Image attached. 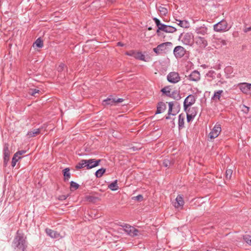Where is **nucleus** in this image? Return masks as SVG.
<instances>
[{
    "label": "nucleus",
    "instance_id": "56",
    "mask_svg": "<svg viewBox=\"0 0 251 251\" xmlns=\"http://www.w3.org/2000/svg\"><path fill=\"white\" fill-rule=\"evenodd\" d=\"M215 69H220V65H219V66L217 68H215Z\"/></svg>",
    "mask_w": 251,
    "mask_h": 251
},
{
    "label": "nucleus",
    "instance_id": "12",
    "mask_svg": "<svg viewBox=\"0 0 251 251\" xmlns=\"http://www.w3.org/2000/svg\"><path fill=\"white\" fill-rule=\"evenodd\" d=\"M186 77L190 81L197 82L201 79V75L198 71L194 70L188 76L186 75Z\"/></svg>",
    "mask_w": 251,
    "mask_h": 251
},
{
    "label": "nucleus",
    "instance_id": "16",
    "mask_svg": "<svg viewBox=\"0 0 251 251\" xmlns=\"http://www.w3.org/2000/svg\"><path fill=\"white\" fill-rule=\"evenodd\" d=\"M184 111L186 114L193 115L195 117L196 116L198 112V107L197 106L189 107V108H183Z\"/></svg>",
    "mask_w": 251,
    "mask_h": 251
},
{
    "label": "nucleus",
    "instance_id": "35",
    "mask_svg": "<svg viewBox=\"0 0 251 251\" xmlns=\"http://www.w3.org/2000/svg\"><path fill=\"white\" fill-rule=\"evenodd\" d=\"M135 58L140 60L146 61L145 56L141 52H136V55H135Z\"/></svg>",
    "mask_w": 251,
    "mask_h": 251
},
{
    "label": "nucleus",
    "instance_id": "7",
    "mask_svg": "<svg viewBox=\"0 0 251 251\" xmlns=\"http://www.w3.org/2000/svg\"><path fill=\"white\" fill-rule=\"evenodd\" d=\"M180 77L178 73L171 72L167 75V80L171 83L176 84L180 81Z\"/></svg>",
    "mask_w": 251,
    "mask_h": 251
},
{
    "label": "nucleus",
    "instance_id": "38",
    "mask_svg": "<svg viewBox=\"0 0 251 251\" xmlns=\"http://www.w3.org/2000/svg\"><path fill=\"white\" fill-rule=\"evenodd\" d=\"M243 238L245 242L251 245V236L247 234L243 235Z\"/></svg>",
    "mask_w": 251,
    "mask_h": 251
},
{
    "label": "nucleus",
    "instance_id": "32",
    "mask_svg": "<svg viewBox=\"0 0 251 251\" xmlns=\"http://www.w3.org/2000/svg\"><path fill=\"white\" fill-rule=\"evenodd\" d=\"M174 161L173 160L171 161L168 159H165L163 160V165L165 167L170 168L173 166Z\"/></svg>",
    "mask_w": 251,
    "mask_h": 251
},
{
    "label": "nucleus",
    "instance_id": "31",
    "mask_svg": "<svg viewBox=\"0 0 251 251\" xmlns=\"http://www.w3.org/2000/svg\"><path fill=\"white\" fill-rule=\"evenodd\" d=\"M179 23H178V25L180 27L183 28H188L189 27V23L188 21L185 20H177Z\"/></svg>",
    "mask_w": 251,
    "mask_h": 251
},
{
    "label": "nucleus",
    "instance_id": "25",
    "mask_svg": "<svg viewBox=\"0 0 251 251\" xmlns=\"http://www.w3.org/2000/svg\"><path fill=\"white\" fill-rule=\"evenodd\" d=\"M40 133V129L39 128L34 129L33 130H29L27 132L26 136L28 138H31L35 137Z\"/></svg>",
    "mask_w": 251,
    "mask_h": 251
},
{
    "label": "nucleus",
    "instance_id": "19",
    "mask_svg": "<svg viewBox=\"0 0 251 251\" xmlns=\"http://www.w3.org/2000/svg\"><path fill=\"white\" fill-rule=\"evenodd\" d=\"M102 105L104 106L107 105H115V98H113L112 96H110V97L107 98V99L104 100L102 101Z\"/></svg>",
    "mask_w": 251,
    "mask_h": 251
},
{
    "label": "nucleus",
    "instance_id": "30",
    "mask_svg": "<svg viewBox=\"0 0 251 251\" xmlns=\"http://www.w3.org/2000/svg\"><path fill=\"white\" fill-rule=\"evenodd\" d=\"M33 46H35L39 48H41L43 47V41L41 37L38 38L33 43Z\"/></svg>",
    "mask_w": 251,
    "mask_h": 251
},
{
    "label": "nucleus",
    "instance_id": "36",
    "mask_svg": "<svg viewBox=\"0 0 251 251\" xmlns=\"http://www.w3.org/2000/svg\"><path fill=\"white\" fill-rule=\"evenodd\" d=\"M158 10L160 14L162 15L165 16L168 13V10L165 7L160 6L158 8Z\"/></svg>",
    "mask_w": 251,
    "mask_h": 251
},
{
    "label": "nucleus",
    "instance_id": "44",
    "mask_svg": "<svg viewBox=\"0 0 251 251\" xmlns=\"http://www.w3.org/2000/svg\"><path fill=\"white\" fill-rule=\"evenodd\" d=\"M132 199L134 200L141 201L143 200V196L142 195H138L136 197H134Z\"/></svg>",
    "mask_w": 251,
    "mask_h": 251
},
{
    "label": "nucleus",
    "instance_id": "52",
    "mask_svg": "<svg viewBox=\"0 0 251 251\" xmlns=\"http://www.w3.org/2000/svg\"><path fill=\"white\" fill-rule=\"evenodd\" d=\"M250 31H251V26L248 27H246L244 29V31L245 32H247Z\"/></svg>",
    "mask_w": 251,
    "mask_h": 251
},
{
    "label": "nucleus",
    "instance_id": "15",
    "mask_svg": "<svg viewBox=\"0 0 251 251\" xmlns=\"http://www.w3.org/2000/svg\"><path fill=\"white\" fill-rule=\"evenodd\" d=\"M250 83H242L239 84V88L241 92L245 94H250Z\"/></svg>",
    "mask_w": 251,
    "mask_h": 251
},
{
    "label": "nucleus",
    "instance_id": "34",
    "mask_svg": "<svg viewBox=\"0 0 251 251\" xmlns=\"http://www.w3.org/2000/svg\"><path fill=\"white\" fill-rule=\"evenodd\" d=\"M84 167H86L85 159L81 160L75 166L77 169H80Z\"/></svg>",
    "mask_w": 251,
    "mask_h": 251
},
{
    "label": "nucleus",
    "instance_id": "33",
    "mask_svg": "<svg viewBox=\"0 0 251 251\" xmlns=\"http://www.w3.org/2000/svg\"><path fill=\"white\" fill-rule=\"evenodd\" d=\"M106 169L101 168L100 169H98L96 172H95V176L96 177L100 178L103 175V174L105 172Z\"/></svg>",
    "mask_w": 251,
    "mask_h": 251
},
{
    "label": "nucleus",
    "instance_id": "48",
    "mask_svg": "<svg viewBox=\"0 0 251 251\" xmlns=\"http://www.w3.org/2000/svg\"><path fill=\"white\" fill-rule=\"evenodd\" d=\"M9 157H3V165L6 166L9 161Z\"/></svg>",
    "mask_w": 251,
    "mask_h": 251
},
{
    "label": "nucleus",
    "instance_id": "8",
    "mask_svg": "<svg viewBox=\"0 0 251 251\" xmlns=\"http://www.w3.org/2000/svg\"><path fill=\"white\" fill-rule=\"evenodd\" d=\"M196 101V98L195 96L192 94L189 95L183 101V108H187L191 106Z\"/></svg>",
    "mask_w": 251,
    "mask_h": 251
},
{
    "label": "nucleus",
    "instance_id": "13",
    "mask_svg": "<svg viewBox=\"0 0 251 251\" xmlns=\"http://www.w3.org/2000/svg\"><path fill=\"white\" fill-rule=\"evenodd\" d=\"M86 164V169H91L99 166L101 161L100 159L95 160V159H90L85 160Z\"/></svg>",
    "mask_w": 251,
    "mask_h": 251
},
{
    "label": "nucleus",
    "instance_id": "59",
    "mask_svg": "<svg viewBox=\"0 0 251 251\" xmlns=\"http://www.w3.org/2000/svg\"><path fill=\"white\" fill-rule=\"evenodd\" d=\"M250 87V92L251 93V84L250 83V85H249Z\"/></svg>",
    "mask_w": 251,
    "mask_h": 251
},
{
    "label": "nucleus",
    "instance_id": "5",
    "mask_svg": "<svg viewBox=\"0 0 251 251\" xmlns=\"http://www.w3.org/2000/svg\"><path fill=\"white\" fill-rule=\"evenodd\" d=\"M193 35L191 32H187L184 35L181 33L178 37V40H181L182 43L185 45L192 46L193 43Z\"/></svg>",
    "mask_w": 251,
    "mask_h": 251
},
{
    "label": "nucleus",
    "instance_id": "42",
    "mask_svg": "<svg viewBox=\"0 0 251 251\" xmlns=\"http://www.w3.org/2000/svg\"><path fill=\"white\" fill-rule=\"evenodd\" d=\"M195 117L193 115H191L186 114V120H187V122L188 123H189L191 121H192V120H193V119L195 118Z\"/></svg>",
    "mask_w": 251,
    "mask_h": 251
},
{
    "label": "nucleus",
    "instance_id": "37",
    "mask_svg": "<svg viewBox=\"0 0 251 251\" xmlns=\"http://www.w3.org/2000/svg\"><path fill=\"white\" fill-rule=\"evenodd\" d=\"M233 171L231 169H226L225 173L226 177V179L229 180L232 176Z\"/></svg>",
    "mask_w": 251,
    "mask_h": 251
},
{
    "label": "nucleus",
    "instance_id": "54",
    "mask_svg": "<svg viewBox=\"0 0 251 251\" xmlns=\"http://www.w3.org/2000/svg\"><path fill=\"white\" fill-rule=\"evenodd\" d=\"M170 115H169L168 114V115H167V116H165V119H166V120H169V119H170Z\"/></svg>",
    "mask_w": 251,
    "mask_h": 251
},
{
    "label": "nucleus",
    "instance_id": "4",
    "mask_svg": "<svg viewBox=\"0 0 251 251\" xmlns=\"http://www.w3.org/2000/svg\"><path fill=\"white\" fill-rule=\"evenodd\" d=\"M124 230L127 234L132 237H135L142 235V231L135 227L129 226L127 224H125L122 226Z\"/></svg>",
    "mask_w": 251,
    "mask_h": 251
},
{
    "label": "nucleus",
    "instance_id": "3",
    "mask_svg": "<svg viewBox=\"0 0 251 251\" xmlns=\"http://www.w3.org/2000/svg\"><path fill=\"white\" fill-rule=\"evenodd\" d=\"M231 27V25H229L226 20L223 19L213 26V29L215 31L218 32H223L228 31Z\"/></svg>",
    "mask_w": 251,
    "mask_h": 251
},
{
    "label": "nucleus",
    "instance_id": "18",
    "mask_svg": "<svg viewBox=\"0 0 251 251\" xmlns=\"http://www.w3.org/2000/svg\"><path fill=\"white\" fill-rule=\"evenodd\" d=\"M184 203L183 197L182 195H178L176 198V202L175 203V206L176 208H178L183 206Z\"/></svg>",
    "mask_w": 251,
    "mask_h": 251
},
{
    "label": "nucleus",
    "instance_id": "41",
    "mask_svg": "<svg viewBox=\"0 0 251 251\" xmlns=\"http://www.w3.org/2000/svg\"><path fill=\"white\" fill-rule=\"evenodd\" d=\"M66 66L64 63L60 64L57 68V70L58 72H62L65 68H66Z\"/></svg>",
    "mask_w": 251,
    "mask_h": 251
},
{
    "label": "nucleus",
    "instance_id": "20",
    "mask_svg": "<svg viewBox=\"0 0 251 251\" xmlns=\"http://www.w3.org/2000/svg\"><path fill=\"white\" fill-rule=\"evenodd\" d=\"M185 116L183 113L178 115V128L180 130L184 127Z\"/></svg>",
    "mask_w": 251,
    "mask_h": 251
},
{
    "label": "nucleus",
    "instance_id": "21",
    "mask_svg": "<svg viewBox=\"0 0 251 251\" xmlns=\"http://www.w3.org/2000/svg\"><path fill=\"white\" fill-rule=\"evenodd\" d=\"M223 93V90H219L214 92L213 96L211 97V100L218 102L220 101L222 94Z\"/></svg>",
    "mask_w": 251,
    "mask_h": 251
},
{
    "label": "nucleus",
    "instance_id": "39",
    "mask_svg": "<svg viewBox=\"0 0 251 251\" xmlns=\"http://www.w3.org/2000/svg\"><path fill=\"white\" fill-rule=\"evenodd\" d=\"M17 156L15 155L12 157V163H11V166L13 168L15 166L16 163L18 162V160L21 159V157H18V158H17Z\"/></svg>",
    "mask_w": 251,
    "mask_h": 251
},
{
    "label": "nucleus",
    "instance_id": "28",
    "mask_svg": "<svg viewBox=\"0 0 251 251\" xmlns=\"http://www.w3.org/2000/svg\"><path fill=\"white\" fill-rule=\"evenodd\" d=\"M169 97L172 98L176 100H179L181 98L179 93L176 90L173 91Z\"/></svg>",
    "mask_w": 251,
    "mask_h": 251
},
{
    "label": "nucleus",
    "instance_id": "17",
    "mask_svg": "<svg viewBox=\"0 0 251 251\" xmlns=\"http://www.w3.org/2000/svg\"><path fill=\"white\" fill-rule=\"evenodd\" d=\"M156 108L157 110L155 114H161L166 110L167 106L166 104L164 102L159 101L157 104Z\"/></svg>",
    "mask_w": 251,
    "mask_h": 251
},
{
    "label": "nucleus",
    "instance_id": "22",
    "mask_svg": "<svg viewBox=\"0 0 251 251\" xmlns=\"http://www.w3.org/2000/svg\"><path fill=\"white\" fill-rule=\"evenodd\" d=\"M46 232L48 236H49L52 238H58L60 235V234L57 231L49 228H47L46 229Z\"/></svg>",
    "mask_w": 251,
    "mask_h": 251
},
{
    "label": "nucleus",
    "instance_id": "46",
    "mask_svg": "<svg viewBox=\"0 0 251 251\" xmlns=\"http://www.w3.org/2000/svg\"><path fill=\"white\" fill-rule=\"evenodd\" d=\"M136 52L133 50H131V51L126 52V55H127L128 56H133L134 58H135V55H136Z\"/></svg>",
    "mask_w": 251,
    "mask_h": 251
},
{
    "label": "nucleus",
    "instance_id": "29",
    "mask_svg": "<svg viewBox=\"0 0 251 251\" xmlns=\"http://www.w3.org/2000/svg\"><path fill=\"white\" fill-rule=\"evenodd\" d=\"M108 188L112 191H116L119 189V187L117 184V180H115L113 182L109 184L108 186Z\"/></svg>",
    "mask_w": 251,
    "mask_h": 251
},
{
    "label": "nucleus",
    "instance_id": "45",
    "mask_svg": "<svg viewBox=\"0 0 251 251\" xmlns=\"http://www.w3.org/2000/svg\"><path fill=\"white\" fill-rule=\"evenodd\" d=\"M26 151L25 150H21L17 151L14 155H16L17 157H19V155H21L25 153Z\"/></svg>",
    "mask_w": 251,
    "mask_h": 251
},
{
    "label": "nucleus",
    "instance_id": "6",
    "mask_svg": "<svg viewBox=\"0 0 251 251\" xmlns=\"http://www.w3.org/2000/svg\"><path fill=\"white\" fill-rule=\"evenodd\" d=\"M169 109L168 114L169 115L175 116L180 111V105L178 102L170 101L168 103Z\"/></svg>",
    "mask_w": 251,
    "mask_h": 251
},
{
    "label": "nucleus",
    "instance_id": "51",
    "mask_svg": "<svg viewBox=\"0 0 251 251\" xmlns=\"http://www.w3.org/2000/svg\"><path fill=\"white\" fill-rule=\"evenodd\" d=\"M243 107L245 108V109H243V111H244V113H248L249 111V109L250 108L245 105H243Z\"/></svg>",
    "mask_w": 251,
    "mask_h": 251
},
{
    "label": "nucleus",
    "instance_id": "23",
    "mask_svg": "<svg viewBox=\"0 0 251 251\" xmlns=\"http://www.w3.org/2000/svg\"><path fill=\"white\" fill-rule=\"evenodd\" d=\"M195 31L198 34L204 35L207 33V28L203 25V26L197 27L195 29Z\"/></svg>",
    "mask_w": 251,
    "mask_h": 251
},
{
    "label": "nucleus",
    "instance_id": "57",
    "mask_svg": "<svg viewBox=\"0 0 251 251\" xmlns=\"http://www.w3.org/2000/svg\"><path fill=\"white\" fill-rule=\"evenodd\" d=\"M151 29H152V27H148V30H151Z\"/></svg>",
    "mask_w": 251,
    "mask_h": 251
},
{
    "label": "nucleus",
    "instance_id": "14",
    "mask_svg": "<svg viewBox=\"0 0 251 251\" xmlns=\"http://www.w3.org/2000/svg\"><path fill=\"white\" fill-rule=\"evenodd\" d=\"M196 44L202 49L205 48L208 45L207 40L201 36H197L195 38Z\"/></svg>",
    "mask_w": 251,
    "mask_h": 251
},
{
    "label": "nucleus",
    "instance_id": "53",
    "mask_svg": "<svg viewBox=\"0 0 251 251\" xmlns=\"http://www.w3.org/2000/svg\"><path fill=\"white\" fill-rule=\"evenodd\" d=\"M124 45V44H123L122 43H121L120 42H119L117 43V46H118L123 47Z\"/></svg>",
    "mask_w": 251,
    "mask_h": 251
},
{
    "label": "nucleus",
    "instance_id": "55",
    "mask_svg": "<svg viewBox=\"0 0 251 251\" xmlns=\"http://www.w3.org/2000/svg\"><path fill=\"white\" fill-rule=\"evenodd\" d=\"M175 121V118H174L173 119V121H172V123L173 125L175 126V121Z\"/></svg>",
    "mask_w": 251,
    "mask_h": 251
},
{
    "label": "nucleus",
    "instance_id": "9",
    "mask_svg": "<svg viewBox=\"0 0 251 251\" xmlns=\"http://www.w3.org/2000/svg\"><path fill=\"white\" fill-rule=\"evenodd\" d=\"M186 50L182 46H178L174 49V54L177 58L182 57L186 53Z\"/></svg>",
    "mask_w": 251,
    "mask_h": 251
},
{
    "label": "nucleus",
    "instance_id": "2",
    "mask_svg": "<svg viewBox=\"0 0 251 251\" xmlns=\"http://www.w3.org/2000/svg\"><path fill=\"white\" fill-rule=\"evenodd\" d=\"M153 20L157 27L156 33L158 36H161V31L166 33H172L176 32L177 30L176 27L173 26L167 25L161 23L160 20L156 17H154Z\"/></svg>",
    "mask_w": 251,
    "mask_h": 251
},
{
    "label": "nucleus",
    "instance_id": "10",
    "mask_svg": "<svg viewBox=\"0 0 251 251\" xmlns=\"http://www.w3.org/2000/svg\"><path fill=\"white\" fill-rule=\"evenodd\" d=\"M221 131V125L219 124H216L211 132L209 134V137L210 139H214L218 137Z\"/></svg>",
    "mask_w": 251,
    "mask_h": 251
},
{
    "label": "nucleus",
    "instance_id": "49",
    "mask_svg": "<svg viewBox=\"0 0 251 251\" xmlns=\"http://www.w3.org/2000/svg\"><path fill=\"white\" fill-rule=\"evenodd\" d=\"M68 196L66 195L59 196L58 199L61 201H63L67 198Z\"/></svg>",
    "mask_w": 251,
    "mask_h": 251
},
{
    "label": "nucleus",
    "instance_id": "47",
    "mask_svg": "<svg viewBox=\"0 0 251 251\" xmlns=\"http://www.w3.org/2000/svg\"><path fill=\"white\" fill-rule=\"evenodd\" d=\"M116 0H105V2L106 5H110L114 4L116 2Z\"/></svg>",
    "mask_w": 251,
    "mask_h": 251
},
{
    "label": "nucleus",
    "instance_id": "27",
    "mask_svg": "<svg viewBox=\"0 0 251 251\" xmlns=\"http://www.w3.org/2000/svg\"><path fill=\"white\" fill-rule=\"evenodd\" d=\"M70 168L68 167L65 168L63 170L64 180L65 181H68L71 177V174L70 173Z\"/></svg>",
    "mask_w": 251,
    "mask_h": 251
},
{
    "label": "nucleus",
    "instance_id": "50",
    "mask_svg": "<svg viewBox=\"0 0 251 251\" xmlns=\"http://www.w3.org/2000/svg\"><path fill=\"white\" fill-rule=\"evenodd\" d=\"M115 104L116 103H120V102H123L124 100L122 98H118V99H115Z\"/></svg>",
    "mask_w": 251,
    "mask_h": 251
},
{
    "label": "nucleus",
    "instance_id": "11",
    "mask_svg": "<svg viewBox=\"0 0 251 251\" xmlns=\"http://www.w3.org/2000/svg\"><path fill=\"white\" fill-rule=\"evenodd\" d=\"M172 43L171 42H165L158 45L156 48L153 49V51L156 55L160 54L163 51H165L166 49L167 46H171Z\"/></svg>",
    "mask_w": 251,
    "mask_h": 251
},
{
    "label": "nucleus",
    "instance_id": "40",
    "mask_svg": "<svg viewBox=\"0 0 251 251\" xmlns=\"http://www.w3.org/2000/svg\"><path fill=\"white\" fill-rule=\"evenodd\" d=\"M70 186H71V188H74L75 189V190H76L79 188V185L76 182H75L74 181H71L70 182Z\"/></svg>",
    "mask_w": 251,
    "mask_h": 251
},
{
    "label": "nucleus",
    "instance_id": "43",
    "mask_svg": "<svg viewBox=\"0 0 251 251\" xmlns=\"http://www.w3.org/2000/svg\"><path fill=\"white\" fill-rule=\"evenodd\" d=\"M39 90L38 89H31L30 90V92H29V93L31 95V96H35V95L36 94V93H39Z\"/></svg>",
    "mask_w": 251,
    "mask_h": 251
},
{
    "label": "nucleus",
    "instance_id": "1",
    "mask_svg": "<svg viewBox=\"0 0 251 251\" xmlns=\"http://www.w3.org/2000/svg\"><path fill=\"white\" fill-rule=\"evenodd\" d=\"M27 242L25 234L18 230L12 242V246L20 251H25L27 248Z\"/></svg>",
    "mask_w": 251,
    "mask_h": 251
},
{
    "label": "nucleus",
    "instance_id": "24",
    "mask_svg": "<svg viewBox=\"0 0 251 251\" xmlns=\"http://www.w3.org/2000/svg\"><path fill=\"white\" fill-rule=\"evenodd\" d=\"M171 91V86L170 85L166 86L164 88H162L160 90L161 92L163 95H164L168 97L171 96L172 92Z\"/></svg>",
    "mask_w": 251,
    "mask_h": 251
},
{
    "label": "nucleus",
    "instance_id": "26",
    "mask_svg": "<svg viewBox=\"0 0 251 251\" xmlns=\"http://www.w3.org/2000/svg\"><path fill=\"white\" fill-rule=\"evenodd\" d=\"M9 144L7 143H4L3 148V157H9L10 151L9 150Z\"/></svg>",
    "mask_w": 251,
    "mask_h": 251
},
{
    "label": "nucleus",
    "instance_id": "58",
    "mask_svg": "<svg viewBox=\"0 0 251 251\" xmlns=\"http://www.w3.org/2000/svg\"><path fill=\"white\" fill-rule=\"evenodd\" d=\"M214 72L212 71H210L209 72V73H213Z\"/></svg>",
    "mask_w": 251,
    "mask_h": 251
}]
</instances>
